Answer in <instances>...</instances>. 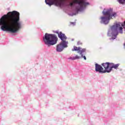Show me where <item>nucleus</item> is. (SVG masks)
Instances as JSON below:
<instances>
[{
    "instance_id": "1",
    "label": "nucleus",
    "mask_w": 125,
    "mask_h": 125,
    "mask_svg": "<svg viewBox=\"0 0 125 125\" xmlns=\"http://www.w3.org/2000/svg\"><path fill=\"white\" fill-rule=\"evenodd\" d=\"M22 21H20V13L17 11L9 12L0 19V29L15 36L22 29Z\"/></svg>"
},
{
    "instance_id": "2",
    "label": "nucleus",
    "mask_w": 125,
    "mask_h": 125,
    "mask_svg": "<svg viewBox=\"0 0 125 125\" xmlns=\"http://www.w3.org/2000/svg\"><path fill=\"white\" fill-rule=\"evenodd\" d=\"M70 6L75 5V9L73 10V12L69 14L70 16H74L79 14V12H83L86 9V6L90 5V3L86 1H81L80 0H74L73 3H70Z\"/></svg>"
},
{
    "instance_id": "3",
    "label": "nucleus",
    "mask_w": 125,
    "mask_h": 125,
    "mask_svg": "<svg viewBox=\"0 0 125 125\" xmlns=\"http://www.w3.org/2000/svg\"><path fill=\"white\" fill-rule=\"evenodd\" d=\"M103 15L101 18V23L104 24V25H108L112 17H117V13L114 12H113V9L109 8L108 9L104 8L102 12Z\"/></svg>"
},
{
    "instance_id": "4",
    "label": "nucleus",
    "mask_w": 125,
    "mask_h": 125,
    "mask_svg": "<svg viewBox=\"0 0 125 125\" xmlns=\"http://www.w3.org/2000/svg\"><path fill=\"white\" fill-rule=\"evenodd\" d=\"M119 33L123 34V27L121 26L120 23H116L112 25L110 29L107 31L108 37H111L109 38L110 41H114L117 39V36L119 35Z\"/></svg>"
},
{
    "instance_id": "5",
    "label": "nucleus",
    "mask_w": 125,
    "mask_h": 125,
    "mask_svg": "<svg viewBox=\"0 0 125 125\" xmlns=\"http://www.w3.org/2000/svg\"><path fill=\"white\" fill-rule=\"evenodd\" d=\"M43 42L48 47L51 45H54L58 42V38L56 35L46 33L42 38Z\"/></svg>"
},
{
    "instance_id": "6",
    "label": "nucleus",
    "mask_w": 125,
    "mask_h": 125,
    "mask_svg": "<svg viewBox=\"0 0 125 125\" xmlns=\"http://www.w3.org/2000/svg\"><path fill=\"white\" fill-rule=\"evenodd\" d=\"M58 37L60 39L62 42L57 45L56 51L57 52H62L65 48H67V47H68V43H69V42L68 41H66L67 39V36H66L65 34L62 33V32L60 31L59 32V36H58Z\"/></svg>"
},
{
    "instance_id": "7",
    "label": "nucleus",
    "mask_w": 125,
    "mask_h": 125,
    "mask_svg": "<svg viewBox=\"0 0 125 125\" xmlns=\"http://www.w3.org/2000/svg\"><path fill=\"white\" fill-rule=\"evenodd\" d=\"M102 66L104 67L105 70H104V73H111V71H110V66H111V62H106L104 63H103L102 64Z\"/></svg>"
},
{
    "instance_id": "8",
    "label": "nucleus",
    "mask_w": 125,
    "mask_h": 125,
    "mask_svg": "<svg viewBox=\"0 0 125 125\" xmlns=\"http://www.w3.org/2000/svg\"><path fill=\"white\" fill-rule=\"evenodd\" d=\"M72 51H78V53H84L86 51V49L83 48L81 47H77L76 46H74L73 48L72 49Z\"/></svg>"
},
{
    "instance_id": "9",
    "label": "nucleus",
    "mask_w": 125,
    "mask_h": 125,
    "mask_svg": "<svg viewBox=\"0 0 125 125\" xmlns=\"http://www.w3.org/2000/svg\"><path fill=\"white\" fill-rule=\"evenodd\" d=\"M95 71L99 72L100 74H104L105 73L104 68L100 64H98V63H95Z\"/></svg>"
},
{
    "instance_id": "10",
    "label": "nucleus",
    "mask_w": 125,
    "mask_h": 125,
    "mask_svg": "<svg viewBox=\"0 0 125 125\" xmlns=\"http://www.w3.org/2000/svg\"><path fill=\"white\" fill-rule=\"evenodd\" d=\"M81 56H79L78 55H76L75 57H70L68 58V59H70V60H76L77 59H81V58H83L84 60H86V57L85 56H83V53H82L81 54L79 53Z\"/></svg>"
},
{
    "instance_id": "11",
    "label": "nucleus",
    "mask_w": 125,
    "mask_h": 125,
    "mask_svg": "<svg viewBox=\"0 0 125 125\" xmlns=\"http://www.w3.org/2000/svg\"><path fill=\"white\" fill-rule=\"evenodd\" d=\"M111 66L110 67L109 70L110 72H111L112 70H113V68L115 69V70H118V68L119 67V66H120V63H117L115 64V63L111 62Z\"/></svg>"
},
{
    "instance_id": "12",
    "label": "nucleus",
    "mask_w": 125,
    "mask_h": 125,
    "mask_svg": "<svg viewBox=\"0 0 125 125\" xmlns=\"http://www.w3.org/2000/svg\"><path fill=\"white\" fill-rule=\"evenodd\" d=\"M120 4H125V0H117Z\"/></svg>"
},
{
    "instance_id": "13",
    "label": "nucleus",
    "mask_w": 125,
    "mask_h": 125,
    "mask_svg": "<svg viewBox=\"0 0 125 125\" xmlns=\"http://www.w3.org/2000/svg\"><path fill=\"white\" fill-rule=\"evenodd\" d=\"M70 25H73V26H75L76 22H70Z\"/></svg>"
},
{
    "instance_id": "14",
    "label": "nucleus",
    "mask_w": 125,
    "mask_h": 125,
    "mask_svg": "<svg viewBox=\"0 0 125 125\" xmlns=\"http://www.w3.org/2000/svg\"><path fill=\"white\" fill-rule=\"evenodd\" d=\"M53 32H54V33H55V34H58V36H59V31L56 30V31H54Z\"/></svg>"
},
{
    "instance_id": "15",
    "label": "nucleus",
    "mask_w": 125,
    "mask_h": 125,
    "mask_svg": "<svg viewBox=\"0 0 125 125\" xmlns=\"http://www.w3.org/2000/svg\"><path fill=\"white\" fill-rule=\"evenodd\" d=\"M77 44L78 45H80V44H82V43L81 42L79 41L77 42Z\"/></svg>"
},
{
    "instance_id": "16",
    "label": "nucleus",
    "mask_w": 125,
    "mask_h": 125,
    "mask_svg": "<svg viewBox=\"0 0 125 125\" xmlns=\"http://www.w3.org/2000/svg\"><path fill=\"white\" fill-rule=\"evenodd\" d=\"M81 1H86V0H82Z\"/></svg>"
},
{
    "instance_id": "17",
    "label": "nucleus",
    "mask_w": 125,
    "mask_h": 125,
    "mask_svg": "<svg viewBox=\"0 0 125 125\" xmlns=\"http://www.w3.org/2000/svg\"><path fill=\"white\" fill-rule=\"evenodd\" d=\"M71 41H72V42H74V39H71Z\"/></svg>"
}]
</instances>
